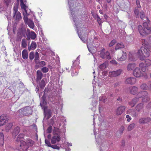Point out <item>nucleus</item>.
I'll list each match as a JSON object with an SVG mask.
<instances>
[{"label": "nucleus", "instance_id": "17", "mask_svg": "<svg viewBox=\"0 0 151 151\" xmlns=\"http://www.w3.org/2000/svg\"><path fill=\"white\" fill-rule=\"evenodd\" d=\"M125 107L124 106H120L117 109L116 114L117 115H119L122 114L125 111Z\"/></svg>", "mask_w": 151, "mask_h": 151}, {"label": "nucleus", "instance_id": "19", "mask_svg": "<svg viewBox=\"0 0 151 151\" xmlns=\"http://www.w3.org/2000/svg\"><path fill=\"white\" fill-rule=\"evenodd\" d=\"M139 99L137 97H135L133 98L132 101L129 102V104L132 107H134L138 101Z\"/></svg>", "mask_w": 151, "mask_h": 151}, {"label": "nucleus", "instance_id": "33", "mask_svg": "<svg viewBox=\"0 0 151 151\" xmlns=\"http://www.w3.org/2000/svg\"><path fill=\"white\" fill-rule=\"evenodd\" d=\"M128 112H129L130 114L133 116L137 117V114L134 109L130 110L128 111Z\"/></svg>", "mask_w": 151, "mask_h": 151}, {"label": "nucleus", "instance_id": "37", "mask_svg": "<svg viewBox=\"0 0 151 151\" xmlns=\"http://www.w3.org/2000/svg\"><path fill=\"white\" fill-rule=\"evenodd\" d=\"M35 57V52L33 51L31 52L29 54V58L31 60H32Z\"/></svg>", "mask_w": 151, "mask_h": 151}, {"label": "nucleus", "instance_id": "16", "mask_svg": "<svg viewBox=\"0 0 151 151\" xmlns=\"http://www.w3.org/2000/svg\"><path fill=\"white\" fill-rule=\"evenodd\" d=\"M151 121V118L150 117H144L139 119V122L140 124H144L148 122Z\"/></svg>", "mask_w": 151, "mask_h": 151}, {"label": "nucleus", "instance_id": "29", "mask_svg": "<svg viewBox=\"0 0 151 151\" xmlns=\"http://www.w3.org/2000/svg\"><path fill=\"white\" fill-rule=\"evenodd\" d=\"M25 23H27L28 25V26L30 28L32 29H33L34 27V23L32 21L29 20L28 21V20L27 21V22Z\"/></svg>", "mask_w": 151, "mask_h": 151}, {"label": "nucleus", "instance_id": "35", "mask_svg": "<svg viewBox=\"0 0 151 151\" xmlns=\"http://www.w3.org/2000/svg\"><path fill=\"white\" fill-rule=\"evenodd\" d=\"M45 86V83L44 80L43 79L39 83V86L41 88H44Z\"/></svg>", "mask_w": 151, "mask_h": 151}, {"label": "nucleus", "instance_id": "30", "mask_svg": "<svg viewBox=\"0 0 151 151\" xmlns=\"http://www.w3.org/2000/svg\"><path fill=\"white\" fill-rule=\"evenodd\" d=\"M107 98L105 96L102 95L99 98V101L105 103L107 101Z\"/></svg>", "mask_w": 151, "mask_h": 151}, {"label": "nucleus", "instance_id": "42", "mask_svg": "<svg viewBox=\"0 0 151 151\" xmlns=\"http://www.w3.org/2000/svg\"><path fill=\"white\" fill-rule=\"evenodd\" d=\"M19 88H21V90H19V91L20 90H22V91L25 90V87L24 86V84L22 82H19Z\"/></svg>", "mask_w": 151, "mask_h": 151}, {"label": "nucleus", "instance_id": "53", "mask_svg": "<svg viewBox=\"0 0 151 151\" xmlns=\"http://www.w3.org/2000/svg\"><path fill=\"white\" fill-rule=\"evenodd\" d=\"M141 70L142 71V72H145L148 70V68L147 66H145L144 67L141 69Z\"/></svg>", "mask_w": 151, "mask_h": 151}, {"label": "nucleus", "instance_id": "27", "mask_svg": "<svg viewBox=\"0 0 151 151\" xmlns=\"http://www.w3.org/2000/svg\"><path fill=\"white\" fill-rule=\"evenodd\" d=\"M43 74L41 71L38 70L37 71V80H40L42 77Z\"/></svg>", "mask_w": 151, "mask_h": 151}, {"label": "nucleus", "instance_id": "58", "mask_svg": "<svg viewBox=\"0 0 151 151\" xmlns=\"http://www.w3.org/2000/svg\"><path fill=\"white\" fill-rule=\"evenodd\" d=\"M124 130V127L123 126H121V128H120V129L119 130V133L120 134H121L123 132Z\"/></svg>", "mask_w": 151, "mask_h": 151}, {"label": "nucleus", "instance_id": "40", "mask_svg": "<svg viewBox=\"0 0 151 151\" xmlns=\"http://www.w3.org/2000/svg\"><path fill=\"white\" fill-rule=\"evenodd\" d=\"M51 115L52 112L51 110L50 109H48L47 111V119H49L51 116Z\"/></svg>", "mask_w": 151, "mask_h": 151}, {"label": "nucleus", "instance_id": "22", "mask_svg": "<svg viewBox=\"0 0 151 151\" xmlns=\"http://www.w3.org/2000/svg\"><path fill=\"white\" fill-rule=\"evenodd\" d=\"M19 133V127L17 126L15 128L13 131L12 133L13 137L15 138L16 136Z\"/></svg>", "mask_w": 151, "mask_h": 151}, {"label": "nucleus", "instance_id": "59", "mask_svg": "<svg viewBox=\"0 0 151 151\" xmlns=\"http://www.w3.org/2000/svg\"><path fill=\"white\" fill-rule=\"evenodd\" d=\"M12 0H5V2L6 4V5L8 6L9 4L10 3Z\"/></svg>", "mask_w": 151, "mask_h": 151}, {"label": "nucleus", "instance_id": "55", "mask_svg": "<svg viewBox=\"0 0 151 151\" xmlns=\"http://www.w3.org/2000/svg\"><path fill=\"white\" fill-rule=\"evenodd\" d=\"M97 22L99 24V25L100 26L102 22L101 19L99 17H98L97 18Z\"/></svg>", "mask_w": 151, "mask_h": 151}, {"label": "nucleus", "instance_id": "44", "mask_svg": "<svg viewBox=\"0 0 151 151\" xmlns=\"http://www.w3.org/2000/svg\"><path fill=\"white\" fill-rule=\"evenodd\" d=\"M78 31H79V32H81L82 35L83 34L84 35L86 31V28L85 27H82L80 30H78Z\"/></svg>", "mask_w": 151, "mask_h": 151}, {"label": "nucleus", "instance_id": "36", "mask_svg": "<svg viewBox=\"0 0 151 151\" xmlns=\"http://www.w3.org/2000/svg\"><path fill=\"white\" fill-rule=\"evenodd\" d=\"M27 46V41L25 39H23L22 41L21 47L23 48H25Z\"/></svg>", "mask_w": 151, "mask_h": 151}, {"label": "nucleus", "instance_id": "32", "mask_svg": "<svg viewBox=\"0 0 151 151\" xmlns=\"http://www.w3.org/2000/svg\"><path fill=\"white\" fill-rule=\"evenodd\" d=\"M27 146L29 147H32L35 144V142L34 141L31 139H28L26 140V142Z\"/></svg>", "mask_w": 151, "mask_h": 151}, {"label": "nucleus", "instance_id": "5", "mask_svg": "<svg viewBox=\"0 0 151 151\" xmlns=\"http://www.w3.org/2000/svg\"><path fill=\"white\" fill-rule=\"evenodd\" d=\"M77 33L78 36L80 38L81 40L84 43H87V46L89 51L91 53L94 52L91 50V45L88 42H87L88 39L87 36H85L83 37V36H82L81 32H79V31H77Z\"/></svg>", "mask_w": 151, "mask_h": 151}, {"label": "nucleus", "instance_id": "57", "mask_svg": "<svg viewBox=\"0 0 151 151\" xmlns=\"http://www.w3.org/2000/svg\"><path fill=\"white\" fill-rule=\"evenodd\" d=\"M136 4L138 8H140L141 7V6L140 5V1L139 0H136Z\"/></svg>", "mask_w": 151, "mask_h": 151}, {"label": "nucleus", "instance_id": "9", "mask_svg": "<svg viewBox=\"0 0 151 151\" xmlns=\"http://www.w3.org/2000/svg\"><path fill=\"white\" fill-rule=\"evenodd\" d=\"M8 119L6 115L2 114L0 116V127L3 126L7 123Z\"/></svg>", "mask_w": 151, "mask_h": 151}, {"label": "nucleus", "instance_id": "34", "mask_svg": "<svg viewBox=\"0 0 151 151\" xmlns=\"http://www.w3.org/2000/svg\"><path fill=\"white\" fill-rule=\"evenodd\" d=\"M108 65V63L107 62H105L103 63L100 65L99 66V68L101 70L104 69L106 68Z\"/></svg>", "mask_w": 151, "mask_h": 151}, {"label": "nucleus", "instance_id": "6", "mask_svg": "<svg viewBox=\"0 0 151 151\" xmlns=\"http://www.w3.org/2000/svg\"><path fill=\"white\" fill-rule=\"evenodd\" d=\"M105 49L104 48L100 51H98V55L102 59H104L105 58L108 60H110L111 58V57L110 53L108 51L106 52H105Z\"/></svg>", "mask_w": 151, "mask_h": 151}, {"label": "nucleus", "instance_id": "20", "mask_svg": "<svg viewBox=\"0 0 151 151\" xmlns=\"http://www.w3.org/2000/svg\"><path fill=\"white\" fill-rule=\"evenodd\" d=\"M136 66V65L135 63H130L127 66V70L129 71H132Z\"/></svg>", "mask_w": 151, "mask_h": 151}, {"label": "nucleus", "instance_id": "14", "mask_svg": "<svg viewBox=\"0 0 151 151\" xmlns=\"http://www.w3.org/2000/svg\"><path fill=\"white\" fill-rule=\"evenodd\" d=\"M136 82V79L133 77H130L127 78L125 81V83L127 84H133Z\"/></svg>", "mask_w": 151, "mask_h": 151}, {"label": "nucleus", "instance_id": "15", "mask_svg": "<svg viewBox=\"0 0 151 151\" xmlns=\"http://www.w3.org/2000/svg\"><path fill=\"white\" fill-rule=\"evenodd\" d=\"M122 72L121 69H119L116 71L109 72V74L111 77H116L119 75Z\"/></svg>", "mask_w": 151, "mask_h": 151}, {"label": "nucleus", "instance_id": "61", "mask_svg": "<svg viewBox=\"0 0 151 151\" xmlns=\"http://www.w3.org/2000/svg\"><path fill=\"white\" fill-rule=\"evenodd\" d=\"M126 117L127 119V120L128 122H129L132 119L128 115H126Z\"/></svg>", "mask_w": 151, "mask_h": 151}, {"label": "nucleus", "instance_id": "24", "mask_svg": "<svg viewBox=\"0 0 151 151\" xmlns=\"http://www.w3.org/2000/svg\"><path fill=\"white\" fill-rule=\"evenodd\" d=\"M37 44L35 42L32 41L31 44L30 46L28 47V50L29 51L32 50H34L36 48Z\"/></svg>", "mask_w": 151, "mask_h": 151}, {"label": "nucleus", "instance_id": "23", "mask_svg": "<svg viewBox=\"0 0 151 151\" xmlns=\"http://www.w3.org/2000/svg\"><path fill=\"white\" fill-rule=\"evenodd\" d=\"M124 45L122 42L118 43L116 45L115 50H117L124 47Z\"/></svg>", "mask_w": 151, "mask_h": 151}, {"label": "nucleus", "instance_id": "8", "mask_svg": "<svg viewBox=\"0 0 151 151\" xmlns=\"http://www.w3.org/2000/svg\"><path fill=\"white\" fill-rule=\"evenodd\" d=\"M17 2L16 4H14V15L13 16V18L16 21L19 20V14L17 12L18 7V6L19 0H17Z\"/></svg>", "mask_w": 151, "mask_h": 151}, {"label": "nucleus", "instance_id": "10", "mask_svg": "<svg viewBox=\"0 0 151 151\" xmlns=\"http://www.w3.org/2000/svg\"><path fill=\"white\" fill-rule=\"evenodd\" d=\"M133 74L134 76L137 78L140 77L143 75V73L139 68H136L133 70Z\"/></svg>", "mask_w": 151, "mask_h": 151}, {"label": "nucleus", "instance_id": "3", "mask_svg": "<svg viewBox=\"0 0 151 151\" xmlns=\"http://www.w3.org/2000/svg\"><path fill=\"white\" fill-rule=\"evenodd\" d=\"M20 2L21 7L23 11L24 15L23 19L25 23H26L28 20L27 15L28 14L27 13V9L28 6L26 5V0H19Z\"/></svg>", "mask_w": 151, "mask_h": 151}, {"label": "nucleus", "instance_id": "38", "mask_svg": "<svg viewBox=\"0 0 151 151\" xmlns=\"http://www.w3.org/2000/svg\"><path fill=\"white\" fill-rule=\"evenodd\" d=\"M135 124L134 123H132L130 124L127 128L128 130L130 131L134 127Z\"/></svg>", "mask_w": 151, "mask_h": 151}, {"label": "nucleus", "instance_id": "31", "mask_svg": "<svg viewBox=\"0 0 151 151\" xmlns=\"http://www.w3.org/2000/svg\"><path fill=\"white\" fill-rule=\"evenodd\" d=\"M122 53L123 54L122 57L119 59V60L121 61H123L125 60L127 58L126 53L124 52V51H122Z\"/></svg>", "mask_w": 151, "mask_h": 151}, {"label": "nucleus", "instance_id": "39", "mask_svg": "<svg viewBox=\"0 0 151 151\" xmlns=\"http://www.w3.org/2000/svg\"><path fill=\"white\" fill-rule=\"evenodd\" d=\"M145 63L147 67L151 65V60L149 59H146L145 60Z\"/></svg>", "mask_w": 151, "mask_h": 151}, {"label": "nucleus", "instance_id": "2", "mask_svg": "<svg viewBox=\"0 0 151 151\" xmlns=\"http://www.w3.org/2000/svg\"><path fill=\"white\" fill-rule=\"evenodd\" d=\"M146 47H142L141 50H138L137 53V55L141 60H144L145 58L148 57L150 55V52Z\"/></svg>", "mask_w": 151, "mask_h": 151}, {"label": "nucleus", "instance_id": "21", "mask_svg": "<svg viewBox=\"0 0 151 151\" xmlns=\"http://www.w3.org/2000/svg\"><path fill=\"white\" fill-rule=\"evenodd\" d=\"M13 126V124L12 123L10 122L7 124L5 127V131L7 132H9Z\"/></svg>", "mask_w": 151, "mask_h": 151}, {"label": "nucleus", "instance_id": "45", "mask_svg": "<svg viewBox=\"0 0 151 151\" xmlns=\"http://www.w3.org/2000/svg\"><path fill=\"white\" fill-rule=\"evenodd\" d=\"M134 13L135 15H136V17L138 18L139 17V10L137 9H135L134 10Z\"/></svg>", "mask_w": 151, "mask_h": 151}, {"label": "nucleus", "instance_id": "54", "mask_svg": "<svg viewBox=\"0 0 151 151\" xmlns=\"http://www.w3.org/2000/svg\"><path fill=\"white\" fill-rule=\"evenodd\" d=\"M50 147L53 149L58 150H59L60 149V147L58 146H57L56 145H52L51 147Z\"/></svg>", "mask_w": 151, "mask_h": 151}, {"label": "nucleus", "instance_id": "51", "mask_svg": "<svg viewBox=\"0 0 151 151\" xmlns=\"http://www.w3.org/2000/svg\"><path fill=\"white\" fill-rule=\"evenodd\" d=\"M45 142L46 145H47V146L49 147H51V144L50 142L47 139H45Z\"/></svg>", "mask_w": 151, "mask_h": 151}, {"label": "nucleus", "instance_id": "26", "mask_svg": "<svg viewBox=\"0 0 151 151\" xmlns=\"http://www.w3.org/2000/svg\"><path fill=\"white\" fill-rule=\"evenodd\" d=\"M143 108V104L140 103L138 104L136 107V110L138 112H141Z\"/></svg>", "mask_w": 151, "mask_h": 151}, {"label": "nucleus", "instance_id": "60", "mask_svg": "<svg viewBox=\"0 0 151 151\" xmlns=\"http://www.w3.org/2000/svg\"><path fill=\"white\" fill-rule=\"evenodd\" d=\"M37 59H39V53L37 52H36L35 53V59L37 60Z\"/></svg>", "mask_w": 151, "mask_h": 151}, {"label": "nucleus", "instance_id": "1", "mask_svg": "<svg viewBox=\"0 0 151 151\" xmlns=\"http://www.w3.org/2000/svg\"><path fill=\"white\" fill-rule=\"evenodd\" d=\"M140 18L142 20L146 19V21L143 23V27L141 25H138L137 27L139 32L141 35L144 36L145 35L151 34V27L150 25V21L145 17V13L143 10L140 12Z\"/></svg>", "mask_w": 151, "mask_h": 151}, {"label": "nucleus", "instance_id": "56", "mask_svg": "<svg viewBox=\"0 0 151 151\" xmlns=\"http://www.w3.org/2000/svg\"><path fill=\"white\" fill-rule=\"evenodd\" d=\"M39 65L40 66H44L45 65V62L44 61L40 62Z\"/></svg>", "mask_w": 151, "mask_h": 151}, {"label": "nucleus", "instance_id": "25", "mask_svg": "<svg viewBox=\"0 0 151 151\" xmlns=\"http://www.w3.org/2000/svg\"><path fill=\"white\" fill-rule=\"evenodd\" d=\"M148 94L147 93L146 91H141L139 92L137 95V97L138 98H141L144 96L147 95Z\"/></svg>", "mask_w": 151, "mask_h": 151}, {"label": "nucleus", "instance_id": "13", "mask_svg": "<svg viewBox=\"0 0 151 151\" xmlns=\"http://www.w3.org/2000/svg\"><path fill=\"white\" fill-rule=\"evenodd\" d=\"M27 29L28 32V35H27L28 39H29L31 38L32 39L34 40L36 37V35L35 33L32 31L30 32L29 30L28 29Z\"/></svg>", "mask_w": 151, "mask_h": 151}, {"label": "nucleus", "instance_id": "18", "mask_svg": "<svg viewBox=\"0 0 151 151\" xmlns=\"http://www.w3.org/2000/svg\"><path fill=\"white\" fill-rule=\"evenodd\" d=\"M129 90L130 93L131 94L135 95L137 92L138 88L135 86H131L129 88Z\"/></svg>", "mask_w": 151, "mask_h": 151}, {"label": "nucleus", "instance_id": "28", "mask_svg": "<svg viewBox=\"0 0 151 151\" xmlns=\"http://www.w3.org/2000/svg\"><path fill=\"white\" fill-rule=\"evenodd\" d=\"M22 55L24 59H27L28 57V52L26 50H24L22 52Z\"/></svg>", "mask_w": 151, "mask_h": 151}, {"label": "nucleus", "instance_id": "49", "mask_svg": "<svg viewBox=\"0 0 151 151\" xmlns=\"http://www.w3.org/2000/svg\"><path fill=\"white\" fill-rule=\"evenodd\" d=\"M50 92V90L48 88H45L44 90V95L47 96V93H49Z\"/></svg>", "mask_w": 151, "mask_h": 151}, {"label": "nucleus", "instance_id": "7", "mask_svg": "<svg viewBox=\"0 0 151 151\" xmlns=\"http://www.w3.org/2000/svg\"><path fill=\"white\" fill-rule=\"evenodd\" d=\"M53 136L51 139V142L52 144H55L56 141L59 142L61 139V137L59 134L57 132L56 130L54 129L53 130Z\"/></svg>", "mask_w": 151, "mask_h": 151}, {"label": "nucleus", "instance_id": "50", "mask_svg": "<svg viewBox=\"0 0 151 151\" xmlns=\"http://www.w3.org/2000/svg\"><path fill=\"white\" fill-rule=\"evenodd\" d=\"M4 136L3 133L2 132H0V139L3 142Z\"/></svg>", "mask_w": 151, "mask_h": 151}, {"label": "nucleus", "instance_id": "48", "mask_svg": "<svg viewBox=\"0 0 151 151\" xmlns=\"http://www.w3.org/2000/svg\"><path fill=\"white\" fill-rule=\"evenodd\" d=\"M42 70L43 73H46L48 71L49 69L46 67H44L42 68Z\"/></svg>", "mask_w": 151, "mask_h": 151}, {"label": "nucleus", "instance_id": "46", "mask_svg": "<svg viewBox=\"0 0 151 151\" xmlns=\"http://www.w3.org/2000/svg\"><path fill=\"white\" fill-rule=\"evenodd\" d=\"M46 104V101L42 100L40 103V105L42 107H44Z\"/></svg>", "mask_w": 151, "mask_h": 151}, {"label": "nucleus", "instance_id": "11", "mask_svg": "<svg viewBox=\"0 0 151 151\" xmlns=\"http://www.w3.org/2000/svg\"><path fill=\"white\" fill-rule=\"evenodd\" d=\"M26 27L24 25L22 24L21 25V28H19V36L20 35L21 37H26V35H27L26 32ZM19 37L20 36H19ZM20 38V37H19Z\"/></svg>", "mask_w": 151, "mask_h": 151}, {"label": "nucleus", "instance_id": "43", "mask_svg": "<svg viewBox=\"0 0 151 151\" xmlns=\"http://www.w3.org/2000/svg\"><path fill=\"white\" fill-rule=\"evenodd\" d=\"M91 14H92V16L95 19H96L98 17H99L97 14L94 13L93 11H91Z\"/></svg>", "mask_w": 151, "mask_h": 151}, {"label": "nucleus", "instance_id": "52", "mask_svg": "<svg viewBox=\"0 0 151 151\" xmlns=\"http://www.w3.org/2000/svg\"><path fill=\"white\" fill-rule=\"evenodd\" d=\"M52 127L51 126H50L47 129V132L48 133H51L52 132Z\"/></svg>", "mask_w": 151, "mask_h": 151}, {"label": "nucleus", "instance_id": "41", "mask_svg": "<svg viewBox=\"0 0 151 151\" xmlns=\"http://www.w3.org/2000/svg\"><path fill=\"white\" fill-rule=\"evenodd\" d=\"M141 88L143 90H146L148 87L147 85L145 83H142L140 86Z\"/></svg>", "mask_w": 151, "mask_h": 151}, {"label": "nucleus", "instance_id": "62", "mask_svg": "<svg viewBox=\"0 0 151 151\" xmlns=\"http://www.w3.org/2000/svg\"><path fill=\"white\" fill-rule=\"evenodd\" d=\"M145 66L144 65V64L143 63H141L139 64V66L141 69L144 67Z\"/></svg>", "mask_w": 151, "mask_h": 151}, {"label": "nucleus", "instance_id": "47", "mask_svg": "<svg viewBox=\"0 0 151 151\" xmlns=\"http://www.w3.org/2000/svg\"><path fill=\"white\" fill-rule=\"evenodd\" d=\"M116 42V40H113L109 43V47H112L113 46Z\"/></svg>", "mask_w": 151, "mask_h": 151}, {"label": "nucleus", "instance_id": "63", "mask_svg": "<svg viewBox=\"0 0 151 151\" xmlns=\"http://www.w3.org/2000/svg\"><path fill=\"white\" fill-rule=\"evenodd\" d=\"M46 96L45 95L43 94L42 97V101H46Z\"/></svg>", "mask_w": 151, "mask_h": 151}, {"label": "nucleus", "instance_id": "64", "mask_svg": "<svg viewBox=\"0 0 151 151\" xmlns=\"http://www.w3.org/2000/svg\"><path fill=\"white\" fill-rule=\"evenodd\" d=\"M121 146L123 147L124 146L125 144V142L124 140H123L121 142Z\"/></svg>", "mask_w": 151, "mask_h": 151}, {"label": "nucleus", "instance_id": "4", "mask_svg": "<svg viewBox=\"0 0 151 151\" xmlns=\"http://www.w3.org/2000/svg\"><path fill=\"white\" fill-rule=\"evenodd\" d=\"M19 116L21 117L29 115L32 113V109L29 106H26L19 109Z\"/></svg>", "mask_w": 151, "mask_h": 151}, {"label": "nucleus", "instance_id": "12", "mask_svg": "<svg viewBox=\"0 0 151 151\" xmlns=\"http://www.w3.org/2000/svg\"><path fill=\"white\" fill-rule=\"evenodd\" d=\"M20 148H19L20 151H27L29 148V147L26 142L24 141H20V144L19 145Z\"/></svg>", "mask_w": 151, "mask_h": 151}]
</instances>
